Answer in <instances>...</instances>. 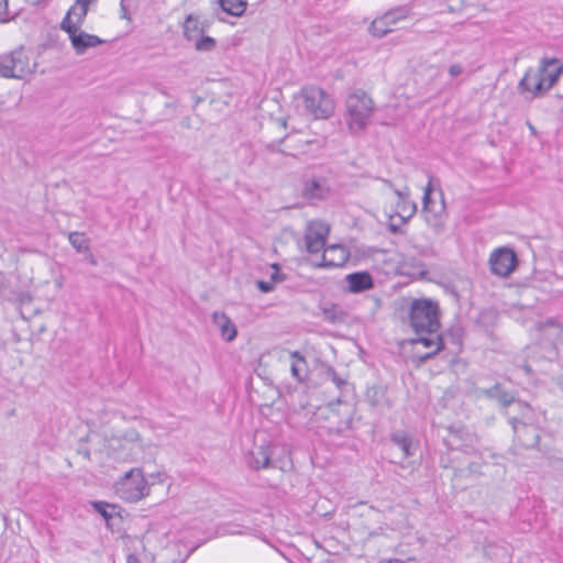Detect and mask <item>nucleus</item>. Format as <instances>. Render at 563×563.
<instances>
[{"mask_svg":"<svg viewBox=\"0 0 563 563\" xmlns=\"http://www.w3.org/2000/svg\"><path fill=\"white\" fill-rule=\"evenodd\" d=\"M407 323L416 334H434L440 329V306L430 298L412 299Z\"/></svg>","mask_w":563,"mask_h":563,"instance_id":"nucleus-1","label":"nucleus"},{"mask_svg":"<svg viewBox=\"0 0 563 563\" xmlns=\"http://www.w3.org/2000/svg\"><path fill=\"white\" fill-rule=\"evenodd\" d=\"M345 107L349 129L353 133L363 131L374 111L372 98L366 92L356 90L347 96Z\"/></svg>","mask_w":563,"mask_h":563,"instance_id":"nucleus-2","label":"nucleus"},{"mask_svg":"<svg viewBox=\"0 0 563 563\" xmlns=\"http://www.w3.org/2000/svg\"><path fill=\"white\" fill-rule=\"evenodd\" d=\"M328 424L323 428L328 434L345 435L352 429L354 408L340 398L330 402L325 408Z\"/></svg>","mask_w":563,"mask_h":563,"instance_id":"nucleus-3","label":"nucleus"},{"mask_svg":"<svg viewBox=\"0 0 563 563\" xmlns=\"http://www.w3.org/2000/svg\"><path fill=\"white\" fill-rule=\"evenodd\" d=\"M305 109L314 119H328L334 112V102L323 89L314 86L301 89Z\"/></svg>","mask_w":563,"mask_h":563,"instance_id":"nucleus-4","label":"nucleus"},{"mask_svg":"<svg viewBox=\"0 0 563 563\" xmlns=\"http://www.w3.org/2000/svg\"><path fill=\"white\" fill-rule=\"evenodd\" d=\"M433 190V177L430 176L429 181L424 188L423 201H422V214L426 222L433 229L435 233H440L445 223V203L443 192L441 194V201L437 203L431 199V192Z\"/></svg>","mask_w":563,"mask_h":563,"instance_id":"nucleus-5","label":"nucleus"},{"mask_svg":"<svg viewBox=\"0 0 563 563\" xmlns=\"http://www.w3.org/2000/svg\"><path fill=\"white\" fill-rule=\"evenodd\" d=\"M30 73L29 58L22 49L0 56V76L21 79Z\"/></svg>","mask_w":563,"mask_h":563,"instance_id":"nucleus-6","label":"nucleus"},{"mask_svg":"<svg viewBox=\"0 0 563 563\" xmlns=\"http://www.w3.org/2000/svg\"><path fill=\"white\" fill-rule=\"evenodd\" d=\"M514 431V444L522 449H536L540 441V430L534 423L519 421L517 417H509Z\"/></svg>","mask_w":563,"mask_h":563,"instance_id":"nucleus-7","label":"nucleus"},{"mask_svg":"<svg viewBox=\"0 0 563 563\" xmlns=\"http://www.w3.org/2000/svg\"><path fill=\"white\" fill-rule=\"evenodd\" d=\"M121 490L125 499L137 501L148 495L150 487L140 468L125 473L121 482Z\"/></svg>","mask_w":563,"mask_h":563,"instance_id":"nucleus-8","label":"nucleus"},{"mask_svg":"<svg viewBox=\"0 0 563 563\" xmlns=\"http://www.w3.org/2000/svg\"><path fill=\"white\" fill-rule=\"evenodd\" d=\"M488 263L494 275L507 277L515 271L518 258L511 249L499 247L492 252Z\"/></svg>","mask_w":563,"mask_h":563,"instance_id":"nucleus-9","label":"nucleus"},{"mask_svg":"<svg viewBox=\"0 0 563 563\" xmlns=\"http://www.w3.org/2000/svg\"><path fill=\"white\" fill-rule=\"evenodd\" d=\"M329 233V227L322 222H312L306 231V249L309 253H319L324 251L325 239Z\"/></svg>","mask_w":563,"mask_h":563,"instance_id":"nucleus-10","label":"nucleus"},{"mask_svg":"<svg viewBox=\"0 0 563 563\" xmlns=\"http://www.w3.org/2000/svg\"><path fill=\"white\" fill-rule=\"evenodd\" d=\"M418 336L416 339H411V344H422L427 349L433 347L430 352H427L421 355H416L417 364L421 365L429 360L433 358L443 347V339L442 335L439 334V331L434 334H417Z\"/></svg>","mask_w":563,"mask_h":563,"instance_id":"nucleus-11","label":"nucleus"},{"mask_svg":"<svg viewBox=\"0 0 563 563\" xmlns=\"http://www.w3.org/2000/svg\"><path fill=\"white\" fill-rule=\"evenodd\" d=\"M301 195L310 201L324 200L330 195V186L324 177L307 178L302 183Z\"/></svg>","mask_w":563,"mask_h":563,"instance_id":"nucleus-12","label":"nucleus"},{"mask_svg":"<svg viewBox=\"0 0 563 563\" xmlns=\"http://www.w3.org/2000/svg\"><path fill=\"white\" fill-rule=\"evenodd\" d=\"M542 84L549 91L563 73V64L558 58H542L538 68Z\"/></svg>","mask_w":563,"mask_h":563,"instance_id":"nucleus-13","label":"nucleus"},{"mask_svg":"<svg viewBox=\"0 0 563 563\" xmlns=\"http://www.w3.org/2000/svg\"><path fill=\"white\" fill-rule=\"evenodd\" d=\"M449 437L445 443L450 449H463L471 446L476 442V435L464 426L454 424L448 428Z\"/></svg>","mask_w":563,"mask_h":563,"instance_id":"nucleus-14","label":"nucleus"},{"mask_svg":"<svg viewBox=\"0 0 563 563\" xmlns=\"http://www.w3.org/2000/svg\"><path fill=\"white\" fill-rule=\"evenodd\" d=\"M69 36L71 46L78 55L84 54L88 48L96 47L104 41L97 35L88 34L80 29L66 31Z\"/></svg>","mask_w":563,"mask_h":563,"instance_id":"nucleus-15","label":"nucleus"},{"mask_svg":"<svg viewBox=\"0 0 563 563\" xmlns=\"http://www.w3.org/2000/svg\"><path fill=\"white\" fill-rule=\"evenodd\" d=\"M520 93L529 92L532 97H540L547 92L538 69L529 68L518 84Z\"/></svg>","mask_w":563,"mask_h":563,"instance_id":"nucleus-16","label":"nucleus"},{"mask_svg":"<svg viewBox=\"0 0 563 563\" xmlns=\"http://www.w3.org/2000/svg\"><path fill=\"white\" fill-rule=\"evenodd\" d=\"M398 200L396 203L395 216L400 219V224H405L417 211V205L409 199V189H394Z\"/></svg>","mask_w":563,"mask_h":563,"instance_id":"nucleus-17","label":"nucleus"},{"mask_svg":"<svg viewBox=\"0 0 563 563\" xmlns=\"http://www.w3.org/2000/svg\"><path fill=\"white\" fill-rule=\"evenodd\" d=\"M349 257V253L345 247L333 244L328 246L323 254L321 262L317 265L318 267H338L342 266Z\"/></svg>","mask_w":563,"mask_h":563,"instance_id":"nucleus-18","label":"nucleus"},{"mask_svg":"<svg viewBox=\"0 0 563 563\" xmlns=\"http://www.w3.org/2000/svg\"><path fill=\"white\" fill-rule=\"evenodd\" d=\"M88 10V7L74 3L67 11L65 18L63 19L60 23V29L65 32L75 29H80L81 24L85 21Z\"/></svg>","mask_w":563,"mask_h":563,"instance_id":"nucleus-19","label":"nucleus"},{"mask_svg":"<svg viewBox=\"0 0 563 563\" xmlns=\"http://www.w3.org/2000/svg\"><path fill=\"white\" fill-rule=\"evenodd\" d=\"M486 398L496 400L503 408L507 409L516 402L515 395L507 391L501 384L497 383L489 388H485L482 391Z\"/></svg>","mask_w":563,"mask_h":563,"instance_id":"nucleus-20","label":"nucleus"},{"mask_svg":"<svg viewBox=\"0 0 563 563\" xmlns=\"http://www.w3.org/2000/svg\"><path fill=\"white\" fill-rule=\"evenodd\" d=\"M212 322L220 330L222 339L227 342H231L236 338V327L224 312L214 311L212 313Z\"/></svg>","mask_w":563,"mask_h":563,"instance_id":"nucleus-21","label":"nucleus"},{"mask_svg":"<svg viewBox=\"0 0 563 563\" xmlns=\"http://www.w3.org/2000/svg\"><path fill=\"white\" fill-rule=\"evenodd\" d=\"M390 441L401 451L402 459L415 455L417 444L408 432L402 430L395 431L390 435Z\"/></svg>","mask_w":563,"mask_h":563,"instance_id":"nucleus-22","label":"nucleus"},{"mask_svg":"<svg viewBox=\"0 0 563 563\" xmlns=\"http://www.w3.org/2000/svg\"><path fill=\"white\" fill-rule=\"evenodd\" d=\"M347 287L351 292H362L374 287L373 278L367 272L352 273L346 276Z\"/></svg>","mask_w":563,"mask_h":563,"instance_id":"nucleus-23","label":"nucleus"},{"mask_svg":"<svg viewBox=\"0 0 563 563\" xmlns=\"http://www.w3.org/2000/svg\"><path fill=\"white\" fill-rule=\"evenodd\" d=\"M271 461L269 446L260 445L250 451L246 462L253 470L267 467Z\"/></svg>","mask_w":563,"mask_h":563,"instance_id":"nucleus-24","label":"nucleus"},{"mask_svg":"<svg viewBox=\"0 0 563 563\" xmlns=\"http://www.w3.org/2000/svg\"><path fill=\"white\" fill-rule=\"evenodd\" d=\"M543 334L551 341L558 356H563V328L550 322L542 328Z\"/></svg>","mask_w":563,"mask_h":563,"instance_id":"nucleus-25","label":"nucleus"},{"mask_svg":"<svg viewBox=\"0 0 563 563\" xmlns=\"http://www.w3.org/2000/svg\"><path fill=\"white\" fill-rule=\"evenodd\" d=\"M366 400L372 407H391V404L387 398V390L383 386H372L367 388Z\"/></svg>","mask_w":563,"mask_h":563,"instance_id":"nucleus-26","label":"nucleus"},{"mask_svg":"<svg viewBox=\"0 0 563 563\" xmlns=\"http://www.w3.org/2000/svg\"><path fill=\"white\" fill-rule=\"evenodd\" d=\"M183 31L184 36L194 43L203 33V27L197 18L188 15L184 22Z\"/></svg>","mask_w":563,"mask_h":563,"instance_id":"nucleus-27","label":"nucleus"},{"mask_svg":"<svg viewBox=\"0 0 563 563\" xmlns=\"http://www.w3.org/2000/svg\"><path fill=\"white\" fill-rule=\"evenodd\" d=\"M291 358V375L298 382H303L307 375V362L303 356L299 354V352H292L290 354Z\"/></svg>","mask_w":563,"mask_h":563,"instance_id":"nucleus-28","label":"nucleus"},{"mask_svg":"<svg viewBox=\"0 0 563 563\" xmlns=\"http://www.w3.org/2000/svg\"><path fill=\"white\" fill-rule=\"evenodd\" d=\"M221 9L233 16H241L247 8V0H218Z\"/></svg>","mask_w":563,"mask_h":563,"instance_id":"nucleus-29","label":"nucleus"},{"mask_svg":"<svg viewBox=\"0 0 563 563\" xmlns=\"http://www.w3.org/2000/svg\"><path fill=\"white\" fill-rule=\"evenodd\" d=\"M91 505L93 509L102 516L108 527H110V521L119 515V507L117 505L106 501H92Z\"/></svg>","mask_w":563,"mask_h":563,"instance_id":"nucleus-30","label":"nucleus"},{"mask_svg":"<svg viewBox=\"0 0 563 563\" xmlns=\"http://www.w3.org/2000/svg\"><path fill=\"white\" fill-rule=\"evenodd\" d=\"M411 9L409 5H400L394 9H390L386 13H384V18L387 20V23L393 27L399 21L405 20L410 15Z\"/></svg>","mask_w":563,"mask_h":563,"instance_id":"nucleus-31","label":"nucleus"},{"mask_svg":"<svg viewBox=\"0 0 563 563\" xmlns=\"http://www.w3.org/2000/svg\"><path fill=\"white\" fill-rule=\"evenodd\" d=\"M369 33L377 37L382 38L393 31L391 26L387 23V20L384 15L376 18L368 27Z\"/></svg>","mask_w":563,"mask_h":563,"instance_id":"nucleus-32","label":"nucleus"},{"mask_svg":"<svg viewBox=\"0 0 563 563\" xmlns=\"http://www.w3.org/2000/svg\"><path fill=\"white\" fill-rule=\"evenodd\" d=\"M68 241L71 246L79 253H86L89 251V240L80 232H70Z\"/></svg>","mask_w":563,"mask_h":563,"instance_id":"nucleus-33","label":"nucleus"},{"mask_svg":"<svg viewBox=\"0 0 563 563\" xmlns=\"http://www.w3.org/2000/svg\"><path fill=\"white\" fill-rule=\"evenodd\" d=\"M324 377L330 379L341 391H343L349 385L347 380L341 377L332 366H328L325 368Z\"/></svg>","mask_w":563,"mask_h":563,"instance_id":"nucleus-34","label":"nucleus"},{"mask_svg":"<svg viewBox=\"0 0 563 563\" xmlns=\"http://www.w3.org/2000/svg\"><path fill=\"white\" fill-rule=\"evenodd\" d=\"M194 46L200 52H210L216 47L214 38L203 35V33L194 42Z\"/></svg>","mask_w":563,"mask_h":563,"instance_id":"nucleus-35","label":"nucleus"},{"mask_svg":"<svg viewBox=\"0 0 563 563\" xmlns=\"http://www.w3.org/2000/svg\"><path fill=\"white\" fill-rule=\"evenodd\" d=\"M515 404L519 408V416H516L517 418H519V421H527L529 423H534L532 408L528 404H525L519 400L518 401L516 400Z\"/></svg>","mask_w":563,"mask_h":563,"instance_id":"nucleus-36","label":"nucleus"},{"mask_svg":"<svg viewBox=\"0 0 563 563\" xmlns=\"http://www.w3.org/2000/svg\"><path fill=\"white\" fill-rule=\"evenodd\" d=\"M479 464L478 463H470L466 468H455L454 477H467L468 475H477L479 474Z\"/></svg>","mask_w":563,"mask_h":563,"instance_id":"nucleus-37","label":"nucleus"},{"mask_svg":"<svg viewBox=\"0 0 563 563\" xmlns=\"http://www.w3.org/2000/svg\"><path fill=\"white\" fill-rule=\"evenodd\" d=\"M272 268L274 272L271 274L269 282H273L275 286L276 283L284 282L286 279V275L279 272V265L274 263L272 264Z\"/></svg>","mask_w":563,"mask_h":563,"instance_id":"nucleus-38","label":"nucleus"},{"mask_svg":"<svg viewBox=\"0 0 563 563\" xmlns=\"http://www.w3.org/2000/svg\"><path fill=\"white\" fill-rule=\"evenodd\" d=\"M239 525H228L225 527H222L221 530H220V534L222 536H225V534H242L243 531L239 529Z\"/></svg>","mask_w":563,"mask_h":563,"instance_id":"nucleus-39","label":"nucleus"},{"mask_svg":"<svg viewBox=\"0 0 563 563\" xmlns=\"http://www.w3.org/2000/svg\"><path fill=\"white\" fill-rule=\"evenodd\" d=\"M256 286L260 289V291L267 294L274 290L275 286L273 285V282L269 280H257Z\"/></svg>","mask_w":563,"mask_h":563,"instance_id":"nucleus-40","label":"nucleus"},{"mask_svg":"<svg viewBox=\"0 0 563 563\" xmlns=\"http://www.w3.org/2000/svg\"><path fill=\"white\" fill-rule=\"evenodd\" d=\"M463 71V68L461 65L459 64H453L449 67V74L452 76V77H456L459 75H461Z\"/></svg>","mask_w":563,"mask_h":563,"instance_id":"nucleus-41","label":"nucleus"},{"mask_svg":"<svg viewBox=\"0 0 563 563\" xmlns=\"http://www.w3.org/2000/svg\"><path fill=\"white\" fill-rule=\"evenodd\" d=\"M393 220H394V216H390V223H389V225H388V227H389V230H390L391 232H394V233H398V232L400 231V227H401L402 224H400V221H399L398 223H395V222H393Z\"/></svg>","mask_w":563,"mask_h":563,"instance_id":"nucleus-42","label":"nucleus"},{"mask_svg":"<svg viewBox=\"0 0 563 563\" xmlns=\"http://www.w3.org/2000/svg\"><path fill=\"white\" fill-rule=\"evenodd\" d=\"M126 563H141V561H140V559L135 554L130 553L126 556Z\"/></svg>","mask_w":563,"mask_h":563,"instance_id":"nucleus-43","label":"nucleus"},{"mask_svg":"<svg viewBox=\"0 0 563 563\" xmlns=\"http://www.w3.org/2000/svg\"><path fill=\"white\" fill-rule=\"evenodd\" d=\"M97 0H76L75 3H78V4H81V5H85V7H88L96 2Z\"/></svg>","mask_w":563,"mask_h":563,"instance_id":"nucleus-44","label":"nucleus"},{"mask_svg":"<svg viewBox=\"0 0 563 563\" xmlns=\"http://www.w3.org/2000/svg\"><path fill=\"white\" fill-rule=\"evenodd\" d=\"M121 16L128 19V10L123 3V0L121 1Z\"/></svg>","mask_w":563,"mask_h":563,"instance_id":"nucleus-45","label":"nucleus"},{"mask_svg":"<svg viewBox=\"0 0 563 563\" xmlns=\"http://www.w3.org/2000/svg\"><path fill=\"white\" fill-rule=\"evenodd\" d=\"M380 563H406V562L401 561L399 559H389V560L382 561Z\"/></svg>","mask_w":563,"mask_h":563,"instance_id":"nucleus-46","label":"nucleus"},{"mask_svg":"<svg viewBox=\"0 0 563 563\" xmlns=\"http://www.w3.org/2000/svg\"><path fill=\"white\" fill-rule=\"evenodd\" d=\"M383 183H384L386 186H388V187H390V188L395 189V188H394V185H393V183H391L390 180H388V179H383Z\"/></svg>","mask_w":563,"mask_h":563,"instance_id":"nucleus-47","label":"nucleus"},{"mask_svg":"<svg viewBox=\"0 0 563 563\" xmlns=\"http://www.w3.org/2000/svg\"><path fill=\"white\" fill-rule=\"evenodd\" d=\"M132 435H133L131 438L132 440H139L140 439V434L137 432H135V431L132 432Z\"/></svg>","mask_w":563,"mask_h":563,"instance_id":"nucleus-48","label":"nucleus"},{"mask_svg":"<svg viewBox=\"0 0 563 563\" xmlns=\"http://www.w3.org/2000/svg\"><path fill=\"white\" fill-rule=\"evenodd\" d=\"M32 4H40L43 0H27Z\"/></svg>","mask_w":563,"mask_h":563,"instance_id":"nucleus-49","label":"nucleus"},{"mask_svg":"<svg viewBox=\"0 0 563 563\" xmlns=\"http://www.w3.org/2000/svg\"><path fill=\"white\" fill-rule=\"evenodd\" d=\"M529 129H530V131H531L532 133H536V129H534V126H533L532 124H530V123H529Z\"/></svg>","mask_w":563,"mask_h":563,"instance_id":"nucleus-50","label":"nucleus"}]
</instances>
